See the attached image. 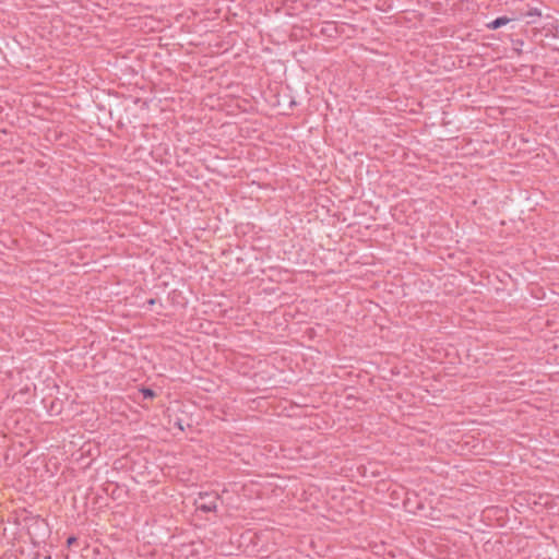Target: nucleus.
<instances>
[{
	"label": "nucleus",
	"mask_w": 559,
	"mask_h": 559,
	"mask_svg": "<svg viewBox=\"0 0 559 559\" xmlns=\"http://www.w3.org/2000/svg\"><path fill=\"white\" fill-rule=\"evenodd\" d=\"M217 500L218 496L216 493L200 492L199 498L195 501L197 509L204 512L215 511Z\"/></svg>",
	"instance_id": "1"
},
{
	"label": "nucleus",
	"mask_w": 559,
	"mask_h": 559,
	"mask_svg": "<svg viewBox=\"0 0 559 559\" xmlns=\"http://www.w3.org/2000/svg\"><path fill=\"white\" fill-rule=\"evenodd\" d=\"M540 16H542V13L536 8L530 9L520 14V17L527 20V23H535L536 20L539 19Z\"/></svg>",
	"instance_id": "2"
},
{
	"label": "nucleus",
	"mask_w": 559,
	"mask_h": 559,
	"mask_svg": "<svg viewBox=\"0 0 559 559\" xmlns=\"http://www.w3.org/2000/svg\"><path fill=\"white\" fill-rule=\"evenodd\" d=\"M510 21H511V19H509L507 16H500V17H497L496 20H493L492 22H490L487 26L490 29H497L503 25H507Z\"/></svg>",
	"instance_id": "3"
},
{
	"label": "nucleus",
	"mask_w": 559,
	"mask_h": 559,
	"mask_svg": "<svg viewBox=\"0 0 559 559\" xmlns=\"http://www.w3.org/2000/svg\"><path fill=\"white\" fill-rule=\"evenodd\" d=\"M142 394H143L144 399H152L155 396L154 391L151 389H143Z\"/></svg>",
	"instance_id": "4"
},
{
	"label": "nucleus",
	"mask_w": 559,
	"mask_h": 559,
	"mask_svg": "<svg viewBox=\"0 0 559 559\" xmlns=\"http://www.w3.org/2000/svg\"><path fill=\"white\" fill-rule=\"evenodd\" d=\"M76 542H78L76 537H74V536H70V537L67 539L68 547L73 546L74 544H76Z\"/></svg>",
	"instance_id": "5"
},
{
	"label": "nucleus",
	"mask_w": 559,
	"mask_h": 559,
	"mask_svg": "<svg viewBox=\"0 0 559 559\" xmlns=\"http://www.w3.org/2000/svg\"><path fill=\"white\" fill-rule=\"evenodd\" d=\"M45 559H51L50 556H46Z\"/></svg>",
	"instance_id": "6"
}]
</instances>
